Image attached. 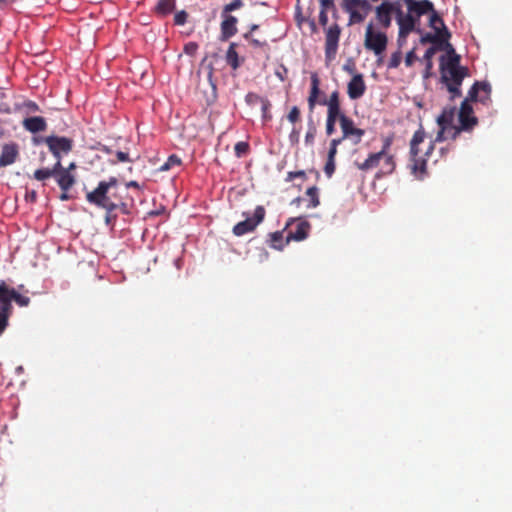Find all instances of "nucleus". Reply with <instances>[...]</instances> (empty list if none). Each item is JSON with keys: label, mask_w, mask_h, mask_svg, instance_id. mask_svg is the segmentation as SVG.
<instances>
[{"label": "nucleus", "mask_w": 512, "mask_h": 512, "mask_svg": "<svg viewBox=\"0 0 512 512\" xmlns=\"http://www.w3.org/2000/svg\"><path fill=\"white\" fill-rule=\"evenodd\" d=\"M439 131L433 141L429 144L428 148L424 153H421L419 145L424 142L426 133L422 126L415 131L410 141V170L411 173L419 179H422L426 175L427 159L432 154L435 143L442 142L448 138L456 139L459 135V130L450 129L448 126H439Z\"/></svg>", "instance_id": "f257e3e1"}, {"label": "nucleus", "mask_w": 512, "mask_h": 512, "mask_svg": "<svg viewBox=\"0 0 512 512\" xmlns=\"http://www.w3.org/2000/svg\"><path fill=\"white\" fill-rule=\"evenodd\" d=\"M311 87L309 96L307 98L308 109L312 113L317 104L327 106L326 118V134L331 136L335 132L336 122L341 119L342 109L340 103V93L338 90L333 91L329 98H321L322 92L320 90V78L317 73H312L310 76Z\"/></svg>", "instance_id": "f03ea898"}, {"label": "nucleus", "mask_w": 512, "mask_h": 512, "mask_svg": "<svg viewBox=\"0 0 512 512\" xmlns=\"http://www.w3.org/2000/svg\"><path fill=\"white\" fill-rule=\"evenodd\" d=\"M441 82L451 94V99L461 96V85L465 77L469 75L467 67L460 65V56L454 48L447 43V54L440 57Z\"/></svg>", "instance_id": "7ed1b4c3"}, {"label": "nucleus", "mask_w": 512, "mask_h": 512, "mask_svg": "<svg viewBox=\"0 0 512 512\" xmlns=\"http://www.w3.org/2000/svg\"><path fill=\"white\" fill-rule=\"evenodd\" d=\"M117 187L118 179L116 177L100 181L95 189L86 193V201L105 211H115L120 207L125 210L126 204L115 192Z\"/></svg>", "instance_id": "20e7f679"}, {"label": "nucleus", "mask_w": 512, "mask_h": 512, "mask_svg": "<svg viewBox=\"0 0 512 512\" xmlns=\"http://www.w3.org/2000/svg\"><path fill=\"white\" fill-rule=\"evenodd\" d=\"M490 92L491 86L487 82H475L473 84L469 90L468 97L462 101L458 112L459 126L457 130H459V133L472 130L478 123V119L473 115L470 101L485 103L489 99Z\"/></svg>", "instance_id": "39448f33"}, {"label": "nucleus", "mask_w": 512, "mask_h": 512, "mask_svg": "<svg viewBox=\"0 0 512 512\" xmlns=\"http://www.w3.org/2000/svg\"><path fill=\"white\" fill-rule=\"evenodd\" d=\"M75 169L76 164L74 162H71L68 167H63L61 161H56L52 168L37 169L33 177L38 181L54 177L62 191H69L76 183V178L72 173Z\"/></svg>", "instance_id": "423d86ee"}, {"label": "nucleus", "mask_w": 512, "mask_h": 512, "mask_svg": "<svg viewBox=\"0 0 512 512\" xmlns=\"http://www.w3.org/2000/svg\"><path fill=\"white\" fill-rule=\"evenodd\" d=\"M388 44V37L385 32L376 30L374 24L370 22L365 30L364 47L372 51L376 56H381Z\"/></svg>", "instance_id": "0eeeda50"}, {"label": "nucleus", "mask_w": 512, "mask_h": 512, "mask_svg": "<svg viewBox=\"0 0 512 512\" xmlns=\"http://www.w3.org/2000/svg\"><path fill=\"white\" fill-rule=\"evenodd\" d=\"M20 307H27L30 304L28 296L20 294L15 288L10 287L6 281L0 280V303L7 304L10 312H13L12 302Z\"/></svg>", "instance_id": "6e6552de"}, {"label": "nucleus", "mask_w": 512, "mask_h": 512, "mask_svg": "<svg viewBox=\"0 0 512 512\" xmlns=\"http://www.w3.org/2000/svg\"><path fill=\"white\" fill-rule=\"evenodd\" d=\"M44 140L56 161H61L63 155L69 154L72 151L74 145V142L71 138L64 136L50 135L46 136V139Z\"/></svg>", "instance_id": "1a4fd4ad"}, {"label": "nucleus", "mask_w": 512, "mask_h": 512, "mask_svg": "<svg viewBox=\"0 0 512 512\" xmlns=\"http://www.w3.org/2000/svg\"><path fill=\"white\" fill-rule=\"evenodd\" d=\"M265 215V208L263 206H257L254 210L252 218L247 217L245 220L237 223L233 227V234L240 237L254 231L256 227L264 220Z\"/></svg>", "instance_id": "9d476101"}, {"label": "nucleus", "mask_w": 512, "mask_h": 512, "mask_svg": "<svg viewBox=\"0 0 512 512\" xmlns=\"http://www.w3.org/2000/svg\"><path fill=\"white\" fill-rule=\"evenodd\" d=\"M340 35L341 28L337 23H334L325 31V60L327 62L333 61L336 57Z\"/></svg>", "instance_id": "9b49d317"}, {"label": "nucleus", "mask_w": 512, "mask_h": 512, "mask_svg": "<svg viewBox=\"0 0 512 512\" xmlns=\"http://www.w3.org/2000/svg\"><path fill=\"white\" fill-rule=\"evenodd\" d=\"M311 225L308 221L305 220H294L290 219L286 226L285 230L287 231L286 235V243L290 241H302L308 237Z\"/></svg>", "instance_id": "f8f14e48"}, {"label": "nucleus", "mask_w": 512, "mask_h": 512, "mask_svg": "<svg viewBox=\"0 0 512 512\" xmlns=\"http://www.w3.org/2000/svg\"><path fill=\"white\" fill-rule=\"evenodd\" d=\"M340 127L343 138L350 140L355 145L361 142L362 137L365 134V131L363 129L357 128L354 124V121L343 111L340 119Z\"/></svg>", "instance_id": "ddd939ff"}, {"label": "nucleus", "mask_w": 512, "mask_h": 512, "mask_svg": "<svg viewBox=\"0 0 512 512\" xmlns=\"http://www.w3.org/2000/svg\"><path fill=\"white\" fill-rule=\"evenodd\" d=\"M417 21V18H415V16H413L410 12H408L406 15H403L402 10L399 8L397 9V23L399 25V45H401V40L404 41L412 31L415 30L418 33L421 32L420 29L415 28Z\"/></svg>", "instance_id": "4468645a"}, {"label": "nucleus", "mask_w": 512, "mask_h": 512, "mask_svg": "<svg viewBox=\"0 0 512 512\" xmlns=\"http://www.w3.org/2000/svg\"><path fill=\"white\" fill-rule=\"evenodd\" d=\"M391 139L387 138L384 141L383 147L379 152L371 153L367 159H365L363 162H355V165L357 168L361 171H370L372 169H375L377 167L380 168L381 160L383 159V156H385V149H389L391 146Z\"/></svg>", "instance_id": "2eb2a0df"}, {"label": "nucleus", "mask_w": 512, "mask_h": 512, "mask_svg": "<svg viewBox=\"0 0 512 512\" xmlns=\"http://www.w3.org/2000/svg\"><path fill=\"white\" fill-rule=\"evenodd\" d=\"M366 91V84L362 74L354 75L347 85V93L350 99L361 98Z\"/></svg>", "instance_id": "dca6fc26"}, {"label": "nucleus", "mask_w": 512, "mask_h": 512, "mask_svg": "<svg viewBox=\"0 0 512 512\" xmlns=\"http://www.w3.org/2000/svg\"><path fill=\"white\" fill-rule=\"evenodd\" d=\"M406 6L408 9V12H410L413 16H415V18H417V20L422 15L430 13L434 9L433 3L429 0H421V1L407 0Z\"/></svg>", "instance_id": "f3484780"}, {"label": "nucleus", "mask_w": 512, "mask_h": 512, "mask_svg": "<svg viewBox=\"0 0 512 512\" xmlns=\"http://www.w3.org/2000/svg\"><path fill=\"white\" fill-rule=\"evenodd\" d=\"M393 10L394 5L389 2H384L376 8V19L384 29L389 28L391 25Z\"/></svg>", "instance_id": "a211bd4d"}, {"label": "nucleus", "mask_w": 512, "mask_h": 512, "mask_svg": "<svg viewBox=\"0 0 512 512\" xmlns=\"http://www.w3.org/2000/svg\"><path fill=\"white\" fill-rule=\"evenodd\" d=\"M223 21L221 22V39L228 40L237 33V18L232 15H222Z\"/></svg>", "instance_id": "6ab92c4d"}, {"label": "nucleus", "mask_w": 512, "mask_h": 512, "mask_svg": "<svg viewBox=\"0 0 512 512\" xmlns=\"http://www.w3.org/2000/svg\"><path fill=\"white\" fill-rule=\"evenodd\" d=\"M19 155L18 146L15 143L5 144L0 155V167L13 164Z\"/></svg>", "instance_id": "aec40b11"}, {"label": "nucleus", "mask_w": 512, "mask_h": 512, "mask_svg": "<svg viewBox=\"0 0 512 512\" xmlns=\"http://www.w3.org/2000/svg\"><path fill=\"white\" fill-rule=\"evenodd\" d=\"M23 128L30 133L44 132L47 129V122L41 116H33L25 118L22 121Z\"/></svg>", "instance_id": "412c9836"}, {"label": "nucleus", "mask_w": 512, "mask_h": 512, "mask_svg": "<svg viewBox=\"0 0 512 512\" xmlns=\"http://www.w3.org/2000/svg\"><path fill=\"white\" fill-rule=\"evenodd\" d=\"M429 26L434 29L437 34L444 35V38H450L451 34L445 26L443 19L434 9L430 12Z\"/></svg>", "instance_id": "4be33fe9"}, {"label": "nucleus", "mask_w": 512, "mask_h": 512, "mask_svg": "<svg viewBox=\"0 0 512 512\" xmlns=\"http://www.w3.org/2000/svg\"><path fill=\"white\" fill-rule=\"evenodd\" d=\"M389 149H385V156L380 163V169L377 173L378 177L392 174L396 168L394 156L388 153Z\"/></svg>", "instance_id": "5701e85b"}, {"label": "nucleus", "mask_w": 512, "mask_h": 512, "mask_svg": "<svg viewBox=\"0 0 512 512\" xmlns=\"http://www.w3.org/2000/svg\"><path fill=\"white\" fill-rule=\"evenodd\" d=\"M456 113L455 107H445L442 113L437 117V123L439 126H448L450 129H457L458 126L453 124Z\"/></svg>", "instance_id": "b1692460"}, {"label": "nucleus", "mask_w": 512, "mask_h": 512, "mask_svg": "<svg viewBox=\"0 0 512 512\" xmlns=\"http://www.w3.org/2000/svg\"><path fill=\"white\" fill-rule=\"evenodd\" d=\"M176 6V0H158L154 11L159 17H165L172 13Z\"/></svg>", "instance_id": "393cba45"}, {"label": "nucleus", "mask_w": 512, "mask_h": 512, "mask_svg": "<svg viewBox=\"0 0 512 512\" xmlns=\"http://www.w3.org/2000/svg\"><path fill=\"white\" fill-rule=\"evenodd\" d=\"M237 44L231 43L226 52V62L233 69L236 70L240 67L241 61L236 51Z\"/></svg>", "instance_id": "a878e982"}, {"label": "nucleus", "mask_w": 512, "mask_h": 512, "mask_svg": "<svg viewBox=\"0 0 512 512\" xmlns=\"http://www.w3.org/2000/svg\"><path fill=\"white\" fill-rule=\"evenodd\" d=\"M12 313L7 307V304L0 303V336L4 333L9 325V318Z\"/></svg>", "instance_id": "bb28decb"}, {"label": "nucleus", "mask_w": 512, "mask_h": 512, "mask_svg": "<svg viewBox=\"0 0 512 512\" xmlns=\"http://www.w3.org/2000/svg\"><path fill=\"white\" fill-rule=\"evenodd\" d=\"M437 48L436 47H429L423 56V60L425 61V74L424 76L427 78L430 75V71L433 67L432 58L436 54Z\"/></svg>", "instance_id": "cd10ccee"}, {"label": "nucleus", "mask_w": 512, "mask_h": 512, "mask_svg": "<svg viewBox=\"0 0 512 512\" xmlns=\"http://www.w3.org/2000/svg\"><path fill=\"white\" fill-rule=\"evenodd\" d=\"M270 246L274 249L282 250L284 246L287 244L286 240H283V232L276 231L271 233L270 235Z\"/></svg>", "instance_id": "c85d7f7f"}, {"label": "nucleus", "mask_w": 512, "mask_h": 512, "mask_svg": "<svg viewBox=\"0 0 512 512\" xmlns=\"http://www.w3.org/2000/svg\"><path fill=\"white\" fill-rule=\"evenodd\" d=\"M181 163H182L181 159L177 155L172 154L168 157L166 162L159 167V171H161V172L169 171L170 169H172L174 167H179L181 165Z\"/></svg>", "instance_id": "c756f323"}, {"label": "nucleus", "mask_w": 512, "mask_h": 512, "mask_svg": "<svg viewBox=\"0 0 512 512\" xmlns=\"http://www.w3.org/2000/svg\"><path fill=\"white\" fill-rule=\"evenodd\" d=\"M449 38H444V35L442 34H437L435 32V34H431V33H426L425 35H423L420 39V42L422 44H426V43H442V42H446V44L448 43Z\"/></svg>", "instance_id": "7c9ffc66"}, {"label": "nucleus", "mask_w": 512, "mask_h": 512, "mask_svg": "<svg viewBox=\"0 0 512 512\" xmlns=\"http://www.w3.org/2000/svg\"><path fill=\"white\" fill-rule=\"evenodd\" d=\"M316 134H317V128H316L313 120L310 119L308 121L307 132L305 134V144L307 146H312L314 144Z\"/></svg>", "instance_id": "2f4dec72"}, {"label": "nucleus", "mask_w": 512, "mask_h": 512, "mask_svg": "<svg viewBox=\"0 0 512 512\" xmlns=\"http://www.w3.org/2000/svg\"><path fill=\"white\" fill-rule=\"evenodd\" d=\"M306 195L310 199V204L308 207L310 208H316L320 204L319 194H318V188L316 186L309 187L306 191Z\"/></svg>", "instance_id": "473e14b6"}, {"label": "nucleus", "mask_w": 512, "mask_h": 512, "mask_svg": "<svg viewBox=\"0 0 512 512\" xmlns=\"http://www.w3.org/2000/svg\"><path fill=\"white\" fill-rule=\"evenodd\" d=\"M401 45H399V48L397 51H395L394 53H392L388 63H387V68L388 69H396L399 67L401 61H402V51H401Z\"/></svg>", "instance_id": "72a5a7b5"}, {"label": "nucleus", "mask_w": 512, "mask_h": 512, "mask_svg": "<svg viewBox=\"0 0 512 512\" xmlns=\"http://www.w3.org/2000/svg\"><path fill=\"white\" fill-rule=\"evenodd\" d=\"M235 155L238 158L246 156L250 151V145L246 141H240L235 144L234 147Z\"/></svg>", "instance_id": "f704fd0d"}, {"label": "nucleus", "mask_w": 512, "mask_h": 512, "mask_svg": "<svg viewBox=\"0 0 512 512\" xmlns=\"http://www.w3.org/2000/svg\"><path fill=\"white\" fill-rule=\"evenodd\" d=\"M243 6L242 0H234L223 7L222 15H230V12L237 10Z\"/></svg>", "instance_id": "c9c22d12"}, {"label": "nucleus", "mask_w": 512, "mask_h": 512, "mask_svg": "<svg viewBox=\"0 0 512 512\" xmlns=\"http://www.w3.org/2000/svg\"><path fill=\"white\" fill-rule=\"evenodd\" d=\"M265 99L266 98H263V97H261L260 95H258L257 93H254V92H249L245 96V101L250 106L256 105L258 103L261 104L262 101H264Z\"/></svg>", "instance_id": "e433bc0d"}, {"label": "nucleus", "mask_w": 512, "mask_h": 512, "mask_svg": "<svg viewBox=\"0 0 512 512\" xmlns=\"http://www.w3.org/2000/svg\"><path fill=\"white\" fill-rule=\"evenodd\" d=\"M271 103L268 99H265L261 103L262 118L265 122L270 121L272 115L270 114Z\"/></svg>", "instance_id": "4c0bfd02"}, {"label": "nucleus", "mask_w": 512, "mask_h": 512, "mask_svg": "<svg viewBox=\"0 0 512 512\" xmlns=\"http://www.w3.org/2000/svg\"><path fill=\"white\" fill-rule=\"evenodd\" d=\"M187 18L188 13L185 10L178 11L174 15V24L177 26H182L186 23Z\"/></svg>", "instance_id": "58836bf2"}, {"label": "nucleus", "mask_w": 512, "mask_h": 512, "mask_svg": "<svg viewBox=\"0 0 512 512\" xmlns=\"http://www.w3.org/2000/svg\"><path fill=\"white\" fill-rule=\"evenodd\" d=\"M300 109L297 106H293L287 115V119L290 123H296L300 120Z\"/></svg>", "instance_id": "ea45409f"}, {"label": "nucleus", "mask_w": 512, "mask_h": 512, "mask_svg": "<svg viewBox=\"0 0 512 512\" xmlns=\"http://www.w3.org/2000/svg\"><path fill=\"white\" fill-rule=\"evenodd\" d=\"M295 178H301L302 180H305L307 178L306 172L304 170L290 171V172L287 173V176H286L285 180L287 182H291Z\"/></svg>", "instance_id": "a19ab883"}, {"label": "nucleus", "mask_w": 512, "mask_h": 512, "mask_svg": "<svg viewBox=\"0 0 512 512\" xmlns=\"http://www.w3.org/2000/svg\"><path fill=\"white\" fill-rule=\"evenodd\" d=\"M359 4H360V0H343V8L347 12L356 10V7H358Z\"/></svg>", "instance_id": "79ce46f5"}, {"label": "nucleus", "mask_w": 512, "mask_h": 512, "mask_svg": "<svg viewBox=\"0 0 512 512\" xmlns=\"http://www.w3.org/2000/svg\"><path fill=\"white\" fill-rule=\"evenodd\" d=\"M335 171V160L327 159L325 166H324V172L327 175V177H331Z\"/></svg>", "instance_id": "37998d69"}, {"label": "nucleus", "mask_w": 512, "mask_h": 512, "mask_svg": "<svg viewBox=\"0 0 512 512\" xmlns=\"http://www.w3.org/2000/svg\"><path fill=\"white\" fill-rule=\"evenodd\" d=\"M417 60V56L415 54V49H412L411 51H409L407 54H406V57H405V65L407 67H411L414 62Z\"/></svg>", "instance_id": "c03bdc74"}, {"label": "nucleus", "mask_w": 512, "mask_h": 512, "mask_svg": "<svg viewBox=\"0 0 512 512\" xmlns=\"http://www.w3.org/2000/svg\"><path fill=\"white\" fill-rule=\"evenodd\" d=\"M24 107L27 109V111L29 113H35V112L40 111L39 105L36 102L31 101V100L25 101Z\"/></svg>", "instance_id": "a18cd8bd"}, {"label": "nucleus", "mask_w": 512, "mask_h": 512, "mask_svg": "<svg viewBox=\"0 0 512 512\" xmlns=\"http://www.w3.org/2000/svg\"><path fill=\"white\" fill-rule=\"evenodd\" d=\"M198 49V45L195 42H189L184 46V52L188 55L193 56Z\"/></svg>", "instance_id": "49530a36"}, {"label": "nucleus", "mask_w": 512, "mask_h": 512, "mask_svg": "<svg viewBox=\"0 0 512 512\" xmlns=\"http://www.w3.org/2000/svg\"><path fill=\"white\" fill-rule=\"evenodd\" d=\"M299 139H300V132L298 129L296 128H293L290 135H289V140H290V143L292 145H297L299 143Z\"/></svg>", "instance_id": "de8ad7c7"}, {"label": "nucleus", "mask_w": 512, "mask_h": 512, "mask_svg": "<svg viewBox=\"0 0 512 512\" xmlns=\"http://www.w3.org/2000/svg\"><path fill=\"white\" fill-rule=\"evenodd\" d=\"M349 13H350L351 20L354 22L359 23L364 20V16L361 13H359L357 10H352Z\"/></svg>", "instance_id": "09e8293b"}, {"label": "nucleus", "mask_w": 512, "mask_h": 512, "mask_svg": "<svg viewBox=\"0 0 512 512\" xmlns=\"http://www.w3.org/2000/svg\"><path fill=\"white\" fill-rule=\"evenodd\" d=\"M116 157H117V160L119 162H129V161H131L130 158H129V154L126 153V152L118 151L116 153Z\"/></svg>", "instance_id": "8fccbe9b"}, {"label": "nucleus", "mask_w": 512, "mask_h": 512, "mask_svg": "<svg viewBox=\"0 0 512 512\" xmlns=\"http://www.w3.org/2000/svg\"><path fill=\"white\" fill-rule=\"evenodd\" d=\"M319 23L322 26H326L327 25V23H328L327 11L320 10V13H319Z\"/></svg>", "instance_id": "3c124183"}, {"label": "nucleus", "mask_w": 512, "mask_h": 512, "mask_svg": "<svg viewBox=\"0 0 512 512\" xmlns=\"http://www.w3.org/2000/svg\"><path fill=\"white\" fill-rule=\"evenodd\" d=\"M112 212L113 211H106V215H105L106 225H113L116 220V216L112 215Z\"/></svg>", "instance_id": "603ef678"}, {"label": "nucleus", "mask_w": 512, "mask_h": 512, "mask_svg": "<svg viewBox=\"0 0 512 512\" xmlns=\"http://www.w3.org/2000/svg\"><path fill=\"white\" fill-rule=\"evenodd\" d=\"M321 9L327 11V9L334 7V1L333 0H320Z\"/></svg>", "instance_id": "864d4df0"}, {"label": "nucleus", "mask_w": 512, "mask_h": 512, "mask_svg": "<svg viewBox=\"0 0 512 512\" xmlns=\"http://www.w3.org/2000/svg\"><path fill=\"white\" fill-rule=\"evenodd\" d=\"M337 148L330 145L327 159L335 160Z\"/></svg>", "instance_id": "5fc2aeb1"}, {"label": "nucleus", "mask_w": 512, "mask_h": 512, "mask_svg": "<svg viewBox=\"0 0 512 512\" xmlns=\"http://www.w3.org/2000/svg\"><path fill=\"white\" fill-rule=\"evenodd\" d=\"M346 138H343V135L340 138L332 139L330 145L338 148V146L344 141Z\"/></svg>", "instance_id": "6e6d98bb"}, {"label": "nucleus", "mask_w": 512, "mask_h": 512, "mask_svg": "<svg viewBox=\"0 0 512 512\" xmlns=\"http://www.w3.org/2000/svg\"><path fill=\"white\" fill-rule=\"evenodd\" d=\"M44 139H46V136H37V137H33V138H32V143H33L34 145H40V144H42V143H44V144H45V140H44Z\"/></svg>", "instance_id": "4d7b16f0"}, {"label": "nucleus", "mask_w": 512, "mask_h": 512, "mask_svg": "<svg viewBox=\"0 0 512 512\" xmlns=\"http://www.w3.org/2000/svg\"><path fill=\"white\" fill-rule=\"evenodd\" d=\"M126 187L127 188H135V189H140V185L137 181H134V180H131L129 182L126 183Z\"/></svg>", "instance_id": "13d9d810"}, {"label": "nucleus", "mask_w": 512, "mask_h": 512, "mask_svg": "<svg viewBox=\"0 0 512 512\" xmlns=\"http://www.w3.org/2000/svg\"><path fill=\"white\" fill-rule=\"evenodd\" d=\"M358 7H362V8L368 9L370 7V5L367 2V0H360V4H359Z\"/></svg>", "instance_id": "bf43d9fd"}, {"label": "nucleus", "mask_w": 512, "mask_h": 512, "mask_svg": "<svg viewBox=\"0 0 512 512\" xmlns=\"http://www.w3.org/2000/svg\"><path fill=\"white\" fill-rule=\"evenodd\" d=\"M60 199L62 201H66L69 199L68 191H62V194L60 195Z\"/></svg>", "instance_id": "052dcab7"}, {"label": "nucleus", "mask_w": 512, "mask_h": 512, "mask_svg": "<svg viewBox=\"0 0 512 512\" xmlns=\"http://www.w3.org/2000/svg\"><path fill=\"white\" fill-rule=\"evenodd\" d=\"M451 149V147L441 148L440 153L444 157L446 153Z\"/></svg>", "instance_id": "680f3d73"}, {"label": "nucleus", "mask_w": 512, "mask_h": 512, "mask_svg": "<svg viewBox=\"0 0 512 512\" xmlns=\"http://www.w3.org/2000/svg\"><path fill=\"white\" fill-rule=\"evenodd\" d=\"M252 44L255 45V46H260L261 45L260 42L258 40H256V39L252 40Z\"/></svg>", "instance_id": "e2e57ef3"}, {"label": "nucleus", "mask_w": 512, "mask_h": 512, "mask_svg": "<svg viewBox=\"0 0 512 512\" xmlns=\"http://www.w3.org/2000/svg\"><path fill=\"white\" fill-rule=\"evenodd\" d=\"M256 29H258V25L254 24V25L251 26V31H254Z\"/></svg>", "instance_id": "0e129e2a"}, {"label": "nucleus", "mask_w": 512, "mask_h": 512, "mask_svg": "<svg viewBox=\"0 0 512 512\" xmlns=\"http://www.w3.org/2000/svg\"><path fill=\"white\" fill-rule=\"evenodd\" d=\"M31 197H32L33 199H35V198H36V192H35V191H33V192L31 193Z\"/></svg>", "instance_id": "69168bd1"}, {"label": "nucleus", "mask_w": 512, "mask_h": 512, "mask_svg": "<svg viewBox=\"0 0 512 512\" xmlns=\"http://www.w3.org/2000/svg\"><path fill=\"white\" fill-rule=\"evenodd\" d=\"M244 37H245L246 39H248V38H249V33H246V34L244 35Z\"/></svg>", "instance_id": "338daca9"}, {"label": "nucleus", "mask_w": 512, "mask_h": 512, "mask_svg": "<svg viewBox=\"0 0 512 512\" xmlns=\"http://www.w3.org/2000/svg\"><path fill=\"white\" fill-rule=\"evenodd\" d=\"M378 64H380L382 62V58L380 57L378 60H377Z\"/></svg>", "instance_id": "774afa93"}]
</instances>
